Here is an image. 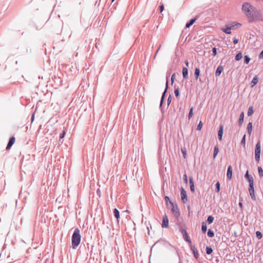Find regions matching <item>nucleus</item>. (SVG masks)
<instances>
[{
  "label": "nucleus",
  "instance_id": "1",
  "mask_svg": "<svg viewBox=\"0 0 263 263\" xmlns=\"http://www.w3.org/2000/svg\"><path fill=\"white\" fill-rule=\"evenodd\" d=\"M242 11L247 17L249 23L254 21H262L263 18L259 11L248 2H245L242 5Z\"/></svg>",
  "mask_w": 263,
  "mask_h": 263
},
{
  "label": "nucleus",
  "instance_id": "2",
  "mask_svg": "<svg viewBox=\"0 0 263 263\" xmlns=\"http://www.w3.org/2000/svg\"><path fill=\"white\" fill-rule=\"evenodd\" d=\"M81 236L80 230L78 228L75 229L71 237V246L72 249H76L80 243Z\"/></svg>",
  "mask_w": 263,
  "mask_h": 263
},
{
  "label": "nucleus",
  "instance_id": "3",
  "mask_svg": "<svg viewBox=\"0 0 263 263\" xmlns=\"http://www.w3.org/2000/svg\"><path fill=\"white\" fill-rule=\"evenodd\" d=\"M260 152H261L260 142L259 140H258L257 141V143L256 144L255 147V159L257 162H259L260 161Z\"/></svg>",
  "mask_w": 263,
  "mask_h": 263
},
{
  "label": "nucleus",
  "instance_id": "4",
  "mask_svg": "<svg viewBox=\"0 0 263 263\" xmlns=\"http://www.w3.org/2000/svg\"><path fill=\"white\" fill-rule=\"evenodd\" d=\"M170 73L167 72L166 73V84H165V89H164L163 92L162 93V96L161 98V100H160V107L161 110L162 109V104H163V102L164 98H165L166 93L167 91V89H168V78L170 77Z\"/></svg>",
  "mask_w": 263,
  "mask_h": 263
},
{
  "label": "nucleus",
  "instance_id": "5",
  "mask_svg": "<svg viewBox=\"0 0 263 263\" xmlns=\"http://www.w3.org/2000/svg\"><path fill=\"white\" fill-rule=\"evenodd\" d=\"M171 211L176 218H178L180 216V212L178 208L177 204L173 202L171 203Z\"/></svg>",
  "mask_w": 263,
  "mask_h": 263
},
{
  "label": "nucleus",
  "instance_id": "6",
  "mask_svg": "<svg viewBox=\"0 0 263 263\" xmlns=\"http://www.w3.org/2000/svg\"><path fill=\"white\" fill-rule=\"evenodd\" d=\"M245 178L249 182V187L254 186V179L252 176L249 174V171L248 170L245 174Z\"/></svg>",
  "mask_w": 263,
  "mask_h": 263
},
{
  "label": "nucleus",
  "instance_id": "7",
  "mask_svg": "<svg viewBox=\"0 0 263 263\" xmlns=\"http://www.w3.org/2000/svg\"><path fill=\"white\" fill-rule=\"evenodd\" d=\"M245 178L249 182V187L254 186V179L252 176L249 174V171L248 170L245 174Z\"/></svg>",
  "mask_w": 263,
  "mask_h": 263
},
{
  "label": "nucleus",
  "instance_id": "8",
  "mask_svg": "<svg viewBox=\"0 0 263 263\" xmlns=\"http://www.w3.org/2000/svg\"><path fill=\"white\" fill-rule=\"evenodd\" d=\"M180 195L182 201L183 203H186L187 201V196L186 191L183 187H181L180 189Z\"/></svg>",
  "mask_w": 263,
  "mask_h": 263
},
{
  "label": "nucleus",
  "instance_id": "9",
  "mask_svg": "<svg viewBox=\"0 0 263 263\" xmlns=\"http://www.w3.org/2000/svg\"><path fill=\"white\" fill-rule=\"evenodd\" d=\"M169 220L166 214L163 216L162 217V222L161 224V227L163 228H167L168 227Z\"/></svg>",
  "mask_w": 263,
  "mask_h": 263
},
{
  "label": "nucleus",
  "instance_id": "10",
  "mask_svg": "<svg viewBox=\"0 0 263 263\" xmlns=\"http://www.w3.org/2000/svg\"><path fill=\"white\" fill-rule=\"evenodd\" d=\"M191 250L192 251L194 257L196 259L199 258V253L197 249L195 247V245L192 244L190 245Z\"/></svg>",
  "mask_w": 263,
  "mask_h": 263
},
{
  "label": "nucleus",
  "instance_id": "11",
  "mask_svg": "<svg viewBox=\"0 0 263 263\" xmlns=\"http://www.w3.org/2000/svg\"><path fill=\"white\" fill-rule=\"evenodd\" d=\"M248 190L251 199L254 201H256V198L255 194L254 186L248 187Z\"/></svg>",
  "mask_w": 263,
  "mask_h": 263
},
{
  "label": "nucleus",
  "instance_id": "12",
  "mask_svg": "<svg viewBox=\"0 0 263 263\" xmlns=\"http://www.w3.org/2000/svg\"><path fill=\"white\" fill-rule=\"evenodd\" d=\"M235 27V26H232L230 27L229 25H226L225 28H222L221 30L224 33L227 34H231L232 33L231 29L232 28H233Z\"/></svg>",
  "mask_w": 263,
  "mask_h": 263
},
{
  "label": "nucleus",
  "instance_id": "13",
  "mask_svg": "<svg viewBox=\"0 0 263 263\" xmlns=\"http://www.w3.org/2000/svg\"><path fill=\"white\" fill-rule=\"evenodd\" d=\"M15 138L13 136H12L9 139V141H8V143L7 145V146H6V149L7 150H8L9 149L11 148V147H12V146L14 144V143H15Z\"/></svg>",
  "mask_w": 263,
  "mask_h": 263
},
{
  "label": "nucleus",
  "instance_id": "14",
  "mask_svg": "<svg viewBox=\"0 0 263 263\" xmlns=\"http://www.w3.org/2000/svg\"><path fill=\"white\" fill-rule=\"evenodd\" d=\"M223 133V125L221 124L218 132V138L219 141L222 140V136Z\"/></svg>",
  "mask_w": 263,
  "mask_h": 263
},
{
  "label": "nucleus",
  "instance_id": "15",
  "mask_svg": "<svg viewBox=\"0 0 263 263\" xmlns=\"http://www.w3.org/2000/svg\"><path fill=\"white\" fill-rule=\"evenodd\" d=\"M233 169L231 165H229L227 172V177L228 179L231 180L232 178Z\"/></svg>",
  "mask_w": 263,
  "mask_h": 263
},
{
  "label": "nucleus",
  "instance_id": "16",
  "mask_svg": "<svg viewBox=\"0 0 263 263\" xmlns=\"http://www.w3.org/2000/svg\"><path fill=\"white\" fill-rule=\"evenodd\" d=\"M189 183H190V187L191 191L192 193H194L195 191V185H194V181L193 180V178L192 177H189Z\"/></svg>",
  "mask_w": 263,
  "mask_h": 263
},
{
  "label": "nucleus",
  "instance_id": "17",
  "mask_svg": "<svg viewBox=\"0 0 263 263\" xmlns=\"http://www.w3.org/2000/svg\"><path fill=\"white\" fill-rule=\"evenodd\" d=\"M198 17V16H196L195 18L191 19L189 22L186 23L185 25V28H189L191 26H192L194 24V23L197 20Z\"/></svg>",
  "mask_w": 263,
  "mask_h": 263
},
{
  "label": "nucleus",
  "instance_id": "18",
  "mask_svg": "<svg viewBox=\"0 0 263 263\" xmlns=\"http://www.w3.org/2000/svg\"><path fill=\"white\" fill-rule=\"evenodd\" d=\"M244 117H245V113L243 111H242L239 116L238 120V124L239 127H241L242 125L243 122L244 121Z\"/></svg>",
  "mask_w": 263,
  "mask_h": 263
},
{
  "label": "nucleus",
  "instance_id": "19",
  "mask_svg": "<svg viewBox=\"0 0 263 263\" xmlns=\"http://www.w3.org/2000/svg\"><path fill=\"white\" fill-rule=\"evenodd\" d=\"M188 69L186 67H183L182 68V77L183 79H187L189 78L188 75Z\"/></svg>",
  "mask_w": 263,
  "mask_h": 263
},
{
  "label": "nucleus",
  "instance_id": "20",
  "mask_svg": "<svg viewBox=\"0 0 263 263\" xmlns=\"http://www.w3.org/2000/svg\"><path fill=\"white\" fill-rule=\"evenodd\" d=\"M223 66L222 65H219L216 70L215 76L216 77H219L221 74V73L223 71Z\"/></svg>",
  "mask_w": 263,
  "mask_h": 263
},
{
  "label": "nucleus",
  "instance_id": "21",
  "mask_svg": "<svg viewBox=\"0 0 263 263\" xmlns=\"http://www.w3.org/2000/svg\"><path fill=\"white\" fill-rule=\"evenodd\" d=\"M183 238L184 240L187 242L189 243L190 245L192 244L191 240L190 238V237L188 235L187 232H184V233L182 234Z\"/></svg>",
  "mask_w": 263,
  "mask_h": 263
},
{
  "label": "nucleus",
  "instance_id": "22",
  "mask_svg": "<svg viewBox=\"0 0 263 263\" xmlns=\"http://www.w3.org/2000/svg\"><path fill=\"white\" fill-rule=\"evenodd\" d=\"M113 213L115 217L117 219L118 223H119V219L120 218V212L119 210L115 208L113 210Z\"/></svg>",
  "mask_w": 263,
  "mask_h": 263
},
{
  "label": "nucleus",
  "instance_id": "23",
  "mask_svg": "<svg viewBox=\"0 0 263 263\" xmlns=\"http://www.w3.org/2000/svg\"><path fill=\"white\" fill-rule=\"evenodd\" d=\"M258 79L257 76H254L253 78V79L251 82V83H250L251 87H253L255 85H256L257 84V83H258Z\"/></svg>",
  "mask_w": 263,
  "mask_h": 263
},
{
  "label": "nucleus",
  "instance_id": "24",
  "mask_svg": "<svg viewBox=\"0 0 263 263\" xmlns=\"http://www.w3.org/2000/svg\"><path fill=\"white\" fill-rule=\"evenodd\" d=\"M200 69L198 67H196L195 69L194 76L196 80H198L200 76Z\"/></svg>",
  "mask_w": 263,
  "mask_h": 263
},
{
  "label": "nucleus",
  "instance_id": "25",
  "mask_svg": "<svg viewBox=\"0 0 263 263\" xmlns=\"http://www.w3.org/2000/svg\"><path fill=\"white\" fill-rule=\"evenodd\" d=\"M252 123L251 122H249L247 127V130L249 135L251 134L252 131Z\"/></svg>",
  "mask_w": 263,
  "mask_h": 263
},
{
  "label": "nucleus",
  "instance_id": "26",
  "mask_svg": "<svg viewBox=\"0 0 263 263\" xmlns=\"http://www.w3.org/2000/svg\"><path fill=\"white\" fill-rule=\"evenodd\" d=\"M219 149L218 145H215L214 148L213 158L215 159L219 153Z\"/></svg>",
  "mask_w": 263,
  "mask_h": 263
},
{
  "label": "nucleus",
  "instance_id": "27",
  "mask_svg": "<svg viewBox=\"0 0 263 263\" xmlns=\"http://www.w3.org/2000/svg\"><path fill=\"white\" fill-rule=\"evenodd\" d=\"M201 231L203 233H205L207 231V226L204 221L201 223Z\"/></svg>",
  "mask_w": 263,
  "mask_h": 263
},
{
  "label": "nucleus",
  "instance_id": "28",
  "mask_svg": "<svg viewBox=\"0 0 263 263\" xmlns=\"http://www.w3.org/2000/svg\"><path fill=\"white\" fill-rule=\"evenodd\" d=\"M242 58V54L241 51H239L236 55L235 59L236 61H238Z\"/></svg>",
  "mask_w": 263,
  "mask_h": 263
},
{
  "label": "nucleus",
  "instance_id": "29",
  "mask_svg": "<svg viewBox=\"0 0 263 263\" xmlns=\"http://www.w3.org/2000/svg\"><path fill=\"white\" fill-rule=\"evenodd\" d=\"M254 113V107L253 106H250L249 107L247 115L248 116H251Z\"/></svg>",
  "mask_w": 263,
  "mask_h": 263
},
{
  "label": "nucleus",
  "instance_id": "30",
  "mask_svg": "<svg viewBox=\"0 0 263 263\" xmlns=\"http://www.w3.org/2000/svg\"><path fill=\"white\" fill-rule=\"evenodd\" d=\"M214 217L212 215H209L208 216L206 222L209 224H211L213 222Z\"/></svg>",
  "mask_w": 263,
  "mask_h": 263
},
{
  "label": "nucleus",
  "instance_id": "31",
  "mask_svg": "<svg viewBox=\"0 0 263 263\" xmlns=\"http://www.w3.org/2000/svg\"><path fill=\"white\" fill-rule=\"evenodd\" d=\"M213 250L211 247L206 246L205 248L206 253L208 255L211 254L213 252Z\"/></svg>",
  "mask_w": 263,
  "mask_h": 263
},
{
  "label": "nucleus",
  "instance_id": "32",
  "mask_svg": "<svg viewBox=\"0 0 263 263\" xmlns=\"http://www.w3.org/2000/svg\"><path fill=\"white\" fill-rule=\"evenodd\" d=\"M174 94L176 97L178 98L179 96V88L178 86L175 85Z\"/></svg>",
  "mask_w": 263,
  "mask_h": 263
},
{
  "label": "nucleus",
  "instance_id": "33",
  "mask_svg": "<svg viewBox=\"0 0 263 263\" xmlns=\"http://www.w3.org/2000/svg\"><path fill=\"white\" fill-rule=\"evenodd\" d=\"M220 190V184L219 181H217L215 184V191L219 193Z\"/></svg>",
  "mask_w": 263,
  "mask_h": 263
},
{
  "label": "nucleus",
  "instance_id": "34",
  "mask_svg": "<svg viewBox=\"0 0 263 263\" xmlns=\"http://www.w3.org/2000/svg\"><path fill=\"white\" fill-rule=\"evenodd\" d=\"M207 235L209 237H213L214 236V232L212 229H209L208 231Z\"/></svg>",
  "mask_w": 263,
  "mask_h": 263
},
{
  "label": "nucleus",
  "instance_id": "35",
  "mask_svg": "<svg viewBox=\"0 0 263 263\" xmlns=\"http://www.w3.org/2000/svg\"><path fill=\"white\" fill-rule=\"evenodd\" d=\"M250 60H251V59L248 55H245L244 56V63L245 64H249Z\"/></svg>",
  "mask_w": 263,
  "mask_h": 263
},
{
  "label": "nucleus",
  "instance_id": "36",
  "mask_svg": "<svg viewBox=\"0 0 263 263\" xmlns=\"http://www.w3.org/2000/svg\"><path fill=\"white\" fill-rule=\"evenodd\" d=\"M258 172L259 177H263V169L261 166L258 167Z\"/></svg>",
  "mask_w": 263,
  "mask_h": 263
},
{
  "label": "nucleus",
  "instance_id": "37",
  "mask_svg": "<svg viewBox=\"0 0 263 263\" xmlns=\"http://www.w3.org/2000/svg\"><path fill=\"white\" fill-rule=\"evenodd\" d=\"M256 236L258 239H260L262 237V234L259 231L256 232Z\"/></svg>",
  "mask_w": 263,
  "mask_h": 263
},
{
  "label": "nucleus",
  "instance_id": "38",
  "mask_svg": "<svg viewBox=\"0 0 263 263\" xmlns=\"http://www.w3.org/2000/svg\"><path fill=\"white\" fill-rule=\"evenodd\" d=\"M193 107H192L191 108H190V111H189V112L188 114L189 119H190L193 117Z\"/></svg>",
  "mask_w": 263,
  "mask_h": 263
},
{
  "label": "nucleus",
  "instance_id": "39",
  "mask_svg": "<svg viewBox=\"0 0 263 263\" xmlns=\"http://www.w3.org/2000/svg\"><path fill=\"white\" fill-rule=\"evenodd\" d=\"M246 135L245 134L241 140V144L243 145L244 147H245L246 145Z\"/></svg>",
  "mask_w": 263,
  "mask_h": 263
},
{
  "label": "nucleus",
  "instance_id": "40",
  "mask_svg": "<svg viewBox=\"0 0 263 263\" xmlns=\"http://www.w3.org/2000/svg\"><path fill=\"white\" fill-rule=\"evenodd\" d=\"M202 125H203V124H202V121H200L198 124L197 125L196 129L197 130H200L202 127Z\"/></svg>",
  "mask_w": 263,
  "mask_h": 263
},
{
  "label": "nucleus",
  "instance_id": "41",
  "mask_svg": "<svg viewBox=\"0 0 263 263\" xmlns=\"http://www.w3.org/2000/svg\"><path fill=\"white\" fill-rule=\"evenodd\" d=\"M181 152L182 153L183 158H186V151L185 148V147L181 148Z\"/></svg>",
  "mask_w": 263,
  "mask_h": 263
},
{
  "label": "nucleus",
  "instance_id": "42",
  "mask_svg": "<svg viewBox=\"0 0 263 263\" xmlns=\"http://www.w3.org/2000/svg\"><path fill=\"white\" fill-rule=\"evenodd\" d=\"M179 231L181 232L182 235L184 233V232H186V230L185 228H183L182 226H179Z\"/></svg>",
  "mask_w": 263,
  "mask_h": 263
},
{
  "label": "nucleus",
  "instance_id": "43",
  "mask_svg": "<svg viewBox=\"0 0 263 263\" xmlns=\"http://www.w3.org/2000/svg\"><path fill=\"white\" fill-rule=\"evenodd\" d=\"M164 199H165V202H166L167 203H169L171 204V202H173L171 200V199H170V197H169L168 196H165L164 197Z\"/></svg>",
  "mask_w": 263,
  "mask_h": 263
},
{
  "label": "nucleus",
  "instance_id": "44",
  "mask_svg": "<svg viewBox=\"0 0 263 263\" xmlns=\"http://www.w3.org/2000/svg\"><path fill=\"white\" fill-rule=\"evenodd\" d=\"M212 54L213 56H215L217 53V50L216 47H214L212 49Z\"/></svg>",
  "mask_w": 263,
  "mask_h": 263
},
{
  "label": "nucleus",
  "instance_id": "45",
  "mask_svg": "<svg viewBox=\"0 0 263 263\" xmlns=\"http://www.w3.org/2000/svg\"><path fill=\"white\" fill-rule=\"evenodd\" d=\"M175 75H176L175 73H174L171 76V84H172V85H173V83L175 82Z\"/></svg>",
  "mask_w": 263,
  "mask_h": 263
},
{
  "label": "nucleus",
  "instance_id": "46",
  "mask_svg": "<svg viewBox=\"0 0 263 263\" xmlns=\"http://www.w3.org/2000/svg\"><path fill=\"white\" fill-rule=\"evenodd\" d=\"M65 134H66V131L64 130H63L62 132L60 135V138L61 139H62L65 137Z\"/></svg>",
  "mask_w": 263,
  "mask_h": 263
},
{
  "label": "nucleus",
  "instance_id": "47",
  "mask_svg": "<svg viewBox=\"0 0 263 263\" xmlns=\"http://www.w3.org/2000/svg\"><path fill=\"white\" fill-rule=\"evenodd\" d=\"M171 101H172V96H171V95H170L167 100V106H169V105L171 103Z\"/></svg>",
  "mask_w": 263,
  "mask_h": 263
},
{
  "label": "nucleus",
  "instance_id": "48",
  "mask_svg": "<svg viewBox=\"0 0 263 263\" xmlns=\"http://www.w3.org/2000/svg\"><path fill=\"white\" fill-rule=\"evenodd\" d=\"M183 179L185 183H187V177L186 174H184L183 176Z\"/></svg>",
  "mask_w": 263,
  "mask_h": 263
},
{
  "label": "nucleus",
  "instance_id": "49",
  "mask_svg": "<svg viewBox=\"0 0 263 263\" xmlns=\"http://www.w3.org/2000/svg\"><path fill=\"white\" fill-rule=\"evenodd\" d=\"M259 59H263V50L261 51L258 55Z\"/></svg>",
  "mask_w": 263,
  "mask_h": 263
},
{
  "label": "nucleus",
  "instance_id": "50",
  "mask_svg": "<svg viewBox=\"0 0 263 263\" xmlns=\"http://www.w3.org/2000/svg\"><path fill=\"white\" fill-rule=\"evenodd\" d=\"M233 43H234V44H237V43H238V40L237 39H236V38H234V39H233Z\"/></svg>",
  "mask_w": 263,
  "mask_h": 263
},
{
  "label": "nucleus",
  "instance_id": "51",
  "mask_svg": "<svg viewBox=\"0 0 263 263\" xmlns=\"http://www.w3.org/2000/svg\"><path fill=\"white\" fill-rule=\"evenodd\" d=\"M238 205H239V208L242 210L243 208V204L241 201H240L239 202Z\"/></svg>",
  "mask_w": 263,
  "mask_h": 263
},
{
  "label": "nucleus",
  "instance_id": "52",
  "mask_svg": "<svg viewBox=\"0 0 263 263\" xmlns=\"http://www.w3.org/2000/svg\"><path fill=\"white\" fill-rule=\"evenodd\" d=\"M160 47H161V45H159V47H158V48L157 50H156V53H155V56H154V58H156V54H157V52H158L159 50L160 49Z\"/></svg>",
  "mask_w": 263,
  "mask_h": 263
},
{
  "label": "nucleus",
  "instance_id": "53",
  "mask_svg": "<svg viewBox=\"0 0 263 263\" xmlns=\"http://www.w3.org/2000/svg\"><path fill=\"white\" fill-rule=\"evenodd\" d=\"M163 10H164V6H163V5H162L160 6V12H162Z\"/></svg>",
  "mask_w": 263,
  "mask_h": 263
},
{
  "label": "nucleus",
  "instance_id": "54",
  "mask_svg": "<svg viewBox=\"0 0 263 263\" xmlns=\"http://www.w3.org/2000/svg\"><path fill=\"white\" fill-rule=\"evenodd\" d=\"M184 63H185V65L186 66V67H189V63L188 61L185 60L184 61Z\"/></svg>",
  "mask_w": 263,
  "mask_h": 263
},
{
  "label": "nucleus",
  "instance_id": "55",
  "mask_svg": "<svg viewBox=\"0 0 263 263\" xmlns=\"http://www.w3.org/2000/svg\"><path fill=\"white\" fill-rule=\"evenodd\" d=\"M34 119V114H33L31 116V121L32 122L33 121Z\"/></svg>",
  "mask_w": 263,
  "mask_h": 263
},
{
  "label": "nucleus",
  "instance_id": "56",
  "mask_svg": "<svg viewBox=\"0 0 263 263\" xmlns=\"http://www.w3.org/2000/svg\"><path fill=\"white\" fill-rule=\"evenodd\" d=\"M241 25V24L239 23H237V24H236L235 26L236 27H238V26H240Z\"/></svg>",
  "mask_w": 263,
  "mask_h": 263
},
{
  "label": "nucleus",
  "instance_id": "57",
  "mask_svg": "<svg viewBox=\"0 0 263 263\" xmlns=\"http://www.w3.org/2000/svg\"><path fill=\"white\" fill-rule=\"evenodd\" d=\"M63 140H62V139H61L60 138V139H59V143L62 144V143H63Z\"/></svg>",
  "mask_w": 263,
  "mask_h": 263
},
{
  "label": "nucleus",
  "instance_id": "58",
  "mask_svg": "<svg viewBox=\"0 0 263 263\" xmlns=\"http://www.w3.org/2000/svg\"><path fill=\"white\" fill-rule=\"evenodd\" d=\"M147 229H148V227H147ZM148 234L149 235V230H148Z\"/></svg>",
  "mask_w": 263,
  "mask_h": 263
},
{
  "label": "nucleus",
  "instance_id": "59",
  "mask_svg": "<svg viewBox=\"0 0 263 263\" xmlns=\"http://www.w3.org/2000/svg\"><path fill=\"white\" fill-rule=\"evenodd\" d=\"M98 4V1L96 2L95 5H97Z\"/></svg>",
  "mask_w": 263,
  "mask_h": 263
},
{
  "label": "nucleus",
  "instance_id": "60",
  "mask_svg": "<svg viewBox=\"0 0 263 263\" xmlns=\"http://www.w3.org/2000/svg\"><path fill=\"white\" fill-rule=\"evenodd\" d=\"M115 0H111V3L114 2Z\"/></svg>",
  "mask_w": 263,
  "mask_h": 263
},
{
  "label": "nucleus",
  "instance_id": "61",
  "mask_svg": "<svg viewBox=\"0 0 263 263\" xmlns=\"http://www.w3.org/2000/svg\"><path fill=\"white\" fill-rule=\"evenodd\" d=\"M15 63L16 64H18L17 61H16Z\"/></svg>",
  "mask_w": 263,
  "mask_h": 263
},
{
  "label": "nucleus",
  "instance_id": "62",
  "mask_svg": "<svg viewBox=\"0 0 263 263\" xmlns=\"http://www.w3.org/2000/svg\"><path fill=\"white\" fill-rule=\"evenodd\" d=\"M100 192V190L99 189H98L97 192Z\"/></svg>",
  "mask_w": 263,
  "mask_h": 263
}]
</instances>
